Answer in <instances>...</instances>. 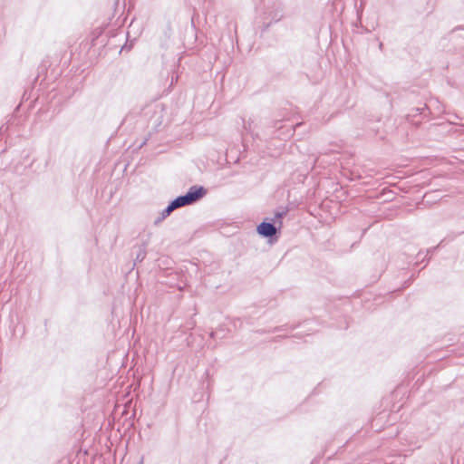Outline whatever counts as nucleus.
Segmentation results:
<instances>
[{
	"label": "nucleus",
	"mask_w": 464,
	"mask_h": 464,
	"mask_svg": "<svg viewBox=\"0 0 464 464\" xmlns=\"http://www.w3.org/2000/svg\"><path fill=\"white\" fill-rule=\"evenodd\" d=\"M287 211V208L276 210L274 218H266L256 227L257 234L264 238H267L270 243L276 242L283 227L282 219L286 216Z\"/></svg>",
	"instance_id": "1"
},
{
	"label": "nucleus",
	"mask_w": 464,
	"mask_h": 464,
	"mask_svg": "<svg viewBox=\"0 0 464 464\" xmlns=\"http://www.w3.org/2000/svg\"><path fill=\"white\" fill-rule=\"evenodd\" d=\"M208 193V190L203 186H192L188 188V190L185 193V196L189 203L192 205L201 198H203Z\"/></svg>",
	"instance_id": "2"
},
{
	"label": "nucleus",
	"mask_w": 464,
	"mask_h": 464,
	"mask_svg": "<svg viewBox=\"0 0 464 464\" xmlns=\"http://www.w3.org/2000/svg\"><path fill=\"white\" fill-rule=\"evenodd\" d=\"M147 245H148L147 242H143L141 245H140L138 246V251L136 253V256H135V260H134L135 264L137 262L140 263L145 259V257L147 256V250H146Z\"/></svg>",
	"instance_id": "3"
},
{
	"label": "nucleus",
	"mask_w": 464,
	"mask_h": 464,
	"mask_svg": "<svg viewBox=\"0 0 464 464\" xmlns=\"http://www.w3.org/2000/svg\"><path fill=\"white\" fill-rule=\"evenodd\" d=\"M169 202L176 209L189 205L185 194L178 196Z\"/></svg>",
	"instance_id": "4"
},
{
	"label": "nucleus",
	"mask_w": 464,
	"mask_h": 464,
	"mask_svg": "<svg viewBox=\"0 0 464 464\" xmlns=\"http://www.w3.org/2000/svg\"><path fill=\"white\" fill-rule=\"evenodd\" d=\"M269 15L271 16L270 21L263 23V31L266 30L273 23L279 22L283 17L281 11L273 12Z\"/></svg>",
	"instance_id": "5"
},
{
	"label": "nucleus",
	"mask_w": 464,
	"mask_h": 464,
	"mask_svg": "<svg viewBox=\"0 0 464 464\" xmlns=\"http://www.w3.org/2000/svg\"><path fill=\"white\" fill-rule=\"evenodd\" d=\"M176 208L169 202L168 206L160 212L163 218H168Z\"/></svg>",
	"instance_id": "6"
},
{
	"label": "nucleus",
	"mask_w": 464,
	"mask_h": 464,
	"mask_svg": "<svg viewBox=\"0 0 464 464\" xmlns=\"http://www.w3.org/2000/svg\"><path fill=\"white\" fill-rule=\"evenodd\" d=\"M441 243H442V241H441L438 246H434V247H431V248L427 249V254H426V256H425L422 258V260H421V262H423L424 260H427V262H426V264H425L424 267L427 266V264H428L429 260L430 259V257H428V255H429L430 253H433L434 251H436V250L440 247V244H441Z\"/></svg>",
	"instance_id": "7"
},
{
	"label": "nucleus",
	"mask_w": 464,
	"mask_h": 464,
	"mask_svg": "<svg viewBox=\"0 0 464 464\" xmlns=\"http://www.w3.org/2000/svg\"><path fill=\"white\" fill-rule=\"evenodd\" d=\"M166 218H163L162 214L160 213V215L155 219L154 221V224L155 225H159L160 222H162Z\"/></svg>",
	"instance_id": "8"
},
{
	"label": "nucleus",
	"mask_w": 464,
	"mask_h": 464,
	"mask_svg": "<svg viewBox=\"0 0 464 464\" xmlns=\"http://www.w3.org/2000/svg\"><path fill=\"white\" fill-rule=\"evenodd\" d=\"M413 280H414V276H412L411 278H409L407 281L404 282L403 288L408 287Z\"/></svg>",
	"instance_id": "9"
},
{
	"label": "nucleus",
	"mask_w": 464,
	"mask_h": 464,
	"mask_svg": "<svg viewBox=\"0 0 464 464\" xmlns=\"http://www.w3.org/2000/svg\"><path fill=\"white\" fill-rule=\"evenodd\" d=\"M244 128L246 130H251V122L250 121H244Z\"/></svg>",
	"instance_id": "10"
},
{
	"label": "nucleus",
	"mask_w": 464,
	"mask_h": 464,
	"mask_svg": "<svg viewBox=\"0 0 464 464\" xmlns=\"http://www.w3.org/2000/svg\"><path fill=\"white\" fill-rule=\"evenodd\" d=\"M218 334V331H212L209 335L211 338H215Z\"/></svg>",
	"instance_id": "11"
},
{
	"label": "nucleus",
	"mask_w": 464,
	"mask_h": 464,
	"mask_svg": "<svg viewBox=\"0 0 464 464\" xmlns=\"http://www.w3.org/2000/svg\"><path fill=\"white\" fill-rule=\"evenodd\" d=\"M280 329H281V327H276L274 332L279 331Z\"/></svg>",
	"instance_id": "12"
},
{
	"label": "nucleus",
	"mask_w": 464,
	"mask_h": 464,
	"mask_svg": "<svg viewBox=\"0 0 464 464\" xmlns=\"http://www.w3.org/2000/svg\"><path fill=\"white\" fill-rule=\"evenodd\" d=\"M421 254H422V252H421V251H420V252L418 253L417 256H418V257H420Z\"/></svg>",
	"instance_id": "13"
},
{
	"label": "nucleus",
	"mask_w": 464,
	"mask_h": 464,
	"mask_svg": "<svg viewBox=\"0 0 464 464\" xmlns=\"http://www.w3.org/2000/svg\"><path fill=\"white\" fill-rule=\"evenodd\" d=\"M382 46H383V44H382V43H381V44H379L380 49H382Z\"/></svg>",
	"instance_id": "14"
},
{
	"label": "nucleus",
	"mask_w": 464,
	"mask_h": 464,
	"mask_svg": "<svg viewBox=\"0 0 464 464\" xmlns=\"http://www.w3.org/2000/svg\"><path fill=\"white\" fill-rule=\"evenodd\" d=\"M139 464H143V459H140V461L139 462Z\"/></svg>",
	"instance_id": "15"
}]
</instances>
